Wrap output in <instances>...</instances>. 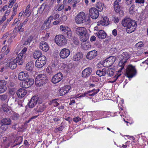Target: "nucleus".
Instances as JSON below:
<instances>
[{
    "instance_id": "49530a36",
    "label": "nucleus",
    "mask_w": 148,
    "mask_h": 148,
    "mask_svg": "<svg viewBox=\"0 0 148 148\" xmlns=\"http://www.w3.org/2000/svg\"><path fill=\"white\" fill-rule=\"evenodd\" d=\"M67 92H66L62 88L60 90L59 92V94L60 96H63Z\"/></svg>"
},
{
    "instance_id": "13d9d810",
    "label": "nucleus",
    "mask_w": 148,
    "mask_h": 148,
    "mask_svg": "<svg viewBox=\"0 0 148 148\" xmlns=\"http://www.w3.org/2000/svg\"><path fill=\"white\" fill-rule=\"evenodd\" d=\"M81 119L78 116L77 117H76L74 118L73 119V121L75 123H77L78 121H81Z\"/></svg>"
},
{
    "instance_id": "c03bdc74",
    "label": "nucleus",
    "mask_w": 148,
    "mask_h": 148,
    "mask_svg": "<svg viewBox=\"0 0 148 148\" xmlns=\"http://www.w3.org/2000/svg\"><path fill=\"white\" fill-rule=\"evenodd\" d=\"M8 97V95L4 94L2 95H0V99L3 101H5Z\"/></svg>"
},
{
    "instance_id": "aec40b11",
    "label": "nucleus",
    "mask_w": 148,
    "mask_h": 148,
    "mask_svg": "<svg viewBox=\"0 0 148 148\" xmlns=\"http://www.w3.org/2000/svg\"><path fill=\"white\" fill-rule=\"evenodd\" d=\"M27 93L26 90L23 88H20L16 92L17 96L19 98H22L24 97Z\"/></svg>"
},
{
    "instance_id": "f257e3e1",
    "label": "nucleus",
    "mask_w": 148,
    "mask_h": 148,
    "mask_svg": "<svg viewBox=\"0 0 148 148\" xmlns=\"http://www.w3.org/2000/svg\"><path fill=\"white\" fill-rule=\"evenodd\" d=\"M122 25L126 27V31L128 33H131L136 29L137 27L136 22L130 18L125 17L122 20Z\"/></svg>"
},
{
    "instance_id": "e433bc0d",
    "label": "nucleus",
    "mask_w": 148,
    "mask_h": 148,
    "mask_svg": "<svg viewBox=\"0 0 148 148\" xmlns=\"http://www.w3.org/2000/svg\"><path fill=\"white\" fill-rule=\"evenodd\" d=\"M11 118L14 120H17L19 119L18 114L15 112H12L11 113Z\"/></svg>"
},
{
    "instance_id": "a19ab883",
    "label": "nucleus",
    "mask_w": 148,
    "mask_h": 148,
    "mask_svg": "<svg viewBox=\"0 0 148 148\" xmlns=\"http://www.w3.org/2000/svg\"><path fill=\"white\" fill-rule=\"evenodd\" d=\"M90 80L94 82H97L99 81V79L94 76H91L90 78Z\"/></svg>"
},
{
    "instance_id": "7ed1b4c3",
    "label": "nucleus",
    "mask_w": 148,
    "mask_h": 148,
    "mask_svg": "<svg viewBox=\"0 0 148 148\" xmlns=\"http://www.w3.org/2000/svg\"><path fill=\"white\" fill-rule=\"evenodd\" d=\"M130 57V54L129 52H123L121 55V60L119 63V66L120 68L118 71V72H121V70L123 69L125 66L127 60Z\"/></svg>"
},
{
    "instance_id": "cd10ccee",
    "label": "nucleus",
    "mask_w": 148,
    "mask_h": 148,
    "mask_svg": "<svg viewBox=\"0 0 148 148\" xmlns=\"http://www.w3.org/2000/svg\"><path fill=\"white\" fill-rule=\"evenodd\" d=\"M27 49L25 47L24 48L22 51H21V52L19 53V54L17 56V57H18L19 56V59L20 60H22L23 61V62L24 61V59L25 58V53L26 51H27Z\"/></svg>"
},
{
    "instance_id": "bf43d9fd",
    "label": "nucleus",
    "mask_w": 148,
    "mask_h": 148,
    "mask_svg": "<svg viewBox=\"0 0 148 148\" xmlns=\"http://www.w3.org/2000/svg\"><path fill=\"white\" fill-rule=\"evenodd\" d=\"M112 20L115 23H116L119 22V19L118 17L115 16L113 17Z\"/></svg>"
},
{
    "instance_id": "0eeeda50",
    "label": "nucleus",
    "mask_w": 148,
    "mask_h": 148,
    "mask_svg": "<svg viewBox=\"0 0 148 148\" xmlns=\"http://www.w3.org/2000/svg\"><path fill=\"white\" fill-rule=\"evenodd\" d=\"M42 103L41 99L37 96H34L31 99L28 103L29 108L34 107L37 103Z\"/></svg>"
},
{
    "instance_id": "69168bd1",
    "label": "nucleus",
    "mask_w": 148,
    "mask_h": 148,
    "mask_svg": "<svg viewBox=\"0 0 148 148\" xmlns=\"http://www.w3.org/2000/svg\"><path fill=\"white\" fill-rule=\"evenodd\" d=\"M18 140L19 141L18 142V144H20L22 142L23 138L21 136H19L18 138Z\"/></svg>"
},
{
    "instance_id": "412c9836",
    "label": "nucleus",
    "mask_w": 148,
    "mask_h": 148,
    "mask_svg": "<svg viewBox=\"0 0 148 148\" xmlns=\"http://www.w3.org/2000/svg\"><path fill=\"white\" fill-rule=\"evenodd\" d=\"M52 20V16H50L48 18V19L44 21V23L42 25V27H44L45 29L49 28L50 27L49 25L51 22V20Z\"/></svg>"
},
{
    "instance_id": "f704fd0d",
    "label": "nucleus",
    "mask_w": 148,
    "mask_h": 148,
    "mask_svg": "<svg viewBox=\"0 0 148 148\" xmlns=\"http://www.w3.org/2000/svg\"><path fill=\"white\" fill-rule=\"evenodd\" d=\"M48 5L46 2L44 3L40 8L39 12L42 13L44 11L46 7L48 6Z\"/></svg>"
},
{
    "instance_id": "2eb2a0df",
    "label": "nucleus",
    "mask_w": 148,
    "mask_h": 148,
    "mask_svg": "<svg viewBox=\"0 0 148 148\" xmlns=\"http://www.w3.org/2000/svg\"><path fill=\"white\" fill-rule=\"evenodd\" d=\"M29 77L28 73L25 71H23L19 73L18 76V79L20 81H23L26 80Z\"/></svg>"
},
{
    "instance_id": "ddd939ff",
    "label": "nucleus",
    "mask_w": 148,
    "mask_h": 148,
    "mask_svg": "<svg viewBox=\"0 0 148 148\" xmlns=\"http://www.w3.org/2000/svg\"><path fill=\"white\" fill-rule=\"evenodd\" d=\"M63 75L61 72H59L54 75L52 78L51 82L53 84L57 83L62 79Z\"/></svg>"
},
{
    "instance_id": "e2e57ef3",
    "label": "nucleus",
    "mask_w": 148,
    "mask_h": 148,
    "mask_svg": "<svg viewBox=\"0 0 148 148\" xmlns=\"http://www.w3.org/2000/svg\"><path fill=\"white\" fill-rule=\"evenodd\" d=\"M121 74H117L116 75H115V76L114 77V78L115 79V80L113 81V82H115L116 80L118 79L119 77L121 75Z\"/></svg>"
},
{
    "instance_id": "de8ad7c7",
    "label": "nucleus",
    "mask_w": 148,
    "mask_h": 148,
    "mask_svg": "<svg viewBox=\"0 0 148 148\" xmlns=\"http://www.w3.org/2000/svg\"><path fill=\"white\" fill-rule=\"evenodd\" d=\"M64 90L66 92H67V93L68 92L69 90L71 88V87L70 86L66 85L62 87Z\"/></svg>"
},
{
    "instance_id": "2f4dec72",
    "label": "nucleus",
    "mask_w": 148,
    "mask_h": 148,
    "mask_svg": "<svg viewBox=\"0 0 148 148\" xmlns=\"http://www.w3.org/2000/svg\"><path fill=\"white\" fill-rule=\"evenodd\" d=\"M36 60L45 64L47 61L46 58L44 56H42Z\"/></svg>"
},
{
    "instance_id": "4468645a",
    "label": "nucleus",
    "mask_w": 148,
    "mask_h": 148,
    "mask_svg": "<svg viewBox=\"0 0 148 148\" xmlns=\"http://www.w3.org/2000/svg\"><path fill=\"white\" fill-rule=\"evenodd\" d=\"M70 53V51L68 49L64 48L61 51L59 55L61 58L64 59L67 58Z\"/></svg>"
},
{
    "instance_id": "680f3d73",
    "label": "nucleus",
    "mask_w": 148,
    "mask_h": 148,
    "mask_svg": "<svg viewBox=\"0 0 148 148\" xmlns=\"http://www.w3.org/2000/svg\"><path fill=\"white\" fill-rule=\"evenodd\" d=\"M90 92H88V91L85 93H82V94L81 95H80V96H79V97H84V96H86V95L88 94H89Z\"/></svg>"
},
{
    "instance_id": "5fc2aeb1",
    "label": "nucleus",
    "mask_w": 148,
    "mask_h": 148,
    "mask_svg": "<svg viewBox=\"0 0 148 148\" xmlns=\"http://www.w3.org/2000/svg\"><path fill=\"white\" fill-rule=\"evenodd\" d=\"M9 92L11 95L13 96L16 92V90L14 88L10 89L9 90Z\"/></svg>"
},
{
    "instance_id": "37998d69",
    "label": "nucleus",
    "mask_w": 148,
    "mask_h": 148,
    "mask_svg": "<svg viewBox=\"0 0 148 148\" xmlns=\"http://www.w3.org/2000/svg\"><path fill=\"white\" fill-rule=\"evenodd\" d=\"M33 39V37L32 36H29L27 40L25 41L24 43L25 45H26L29 44L32 41Z\"/></svg>"
},
{
    "instance_id": "f03ea898",
    "label": "nucleus",
    "mask_w": 148,
    "mask_h": 148,
    "mask_svg": "<svg viewBox=\"0 0 148 148\" xmlns=\"http://www.w3.org/2000/svg\"><path fill=\"white\" fill-rule=\"evenodd\" d=\"M87 32L86 29L84 27H78L75 29L76 34L80 37V40L83 42H86L89 39V34Z\"/></svg>"
},
{
    "instance_id": "4c0bfd02",
    "label": "nucleus",
    "mask_w": 148,
    "mask_h": 148,
    "mask_svg": "<svg viewBox=\"0 0 148 148\" xmlns=\"http://www.w3.org/2000/svg\"><path fill=\"white\" fill-rule=\"evenodd\" d=\"M45 64H43L41 62L36 60L35 63V65L36 67L38 68H40L43 67Z\"/></svg>"
},
{
    "instance_id": "dca6fc26",
    "label": "nucleus",
    "mask_w": 148,
    "mask_h": 148,
    "mask_svg": "<svg viewBox=\"0 0 148 148\" xmlns=\"http://www.w3.org/2000/svg\"><path fill=\"white\" fill-rule=\"evenodd\" d=\"M92 72V68L88 67L84 69L82 72V76L84 78L89 77Z\"/></svg>"
},
{
    "instance_id": "f8f14e48",
    "label": "nucleus",
    "mask_w": 148,
    "mask_h": 148,
    "mask_svg": "<svg viewBox=\"0 0 148 148\" xmlns=\"http://www.w3.org/2000/svg\"><path fill=\"white\" fill-rule=\"evenodd\" d=\"M89 13L91 17L95 19L98 18L99 14V11L95 8H91L89 10Z\"/></svg>"
},
{
    "instance_id": "473e14b6",
    "label": "nucleus",
    "mask_w": 148,
    "mask_h": 148,
    "mask_svg": "<svg viewBox=\"0 0 148 148\" xmlns=\"http://www.w3.org/2000/svg\"><path fill=\"white\" fill-rule=\"evenodd\" d=\"M11 120L9 118H5L1 120L2 123L5 124L7 125H10L11 123Z\"/></svg>"
},
{
    "instance_id": "c85d7f7f",
    "label": "nucleus",
    "mask_w": 148,
    "mask_h": 148,
    "mask_svg": "<svg viewBox=\"0 0 148 148\" xmlns=\"http://www.w3.org/2000/svg\"><path fill=\"white\" fill-rule=\"evenodd\" d=\"M96 73L99 77L104 76L106 73V70L105 69H103L101 70H99L97 71Z\"/></svg>"
},
{
    "instance_id": "9d476101",
    "label": "nucleus",
    "mask_w": 148,
    "mask_h": 148,
    "mask_svg": "<svg viewBox=\"0 0 148 148\" xmlns=\"http://www.w3.org/2000/svg\"><path fill=\"white\" fill-rule=\"evenodd\" d=\"M85 13L83 12H79L75 18L76 23L79 24L83 23L86 21Z\"/></svg>"
},
{
    "instance_id": "c756f323",
    "label": "nucleus",
    "mask_w": 148,
    "mask_h": 148,
    "mask_svg": "<svg viewBox=\"0 0 148 148\" xmlns=\"http://www.w3.org/2000/svg\"><path fill=\"white\" fill-rule=\"evenodd\" d=\"M42 53L41 51L40 50H36L34 52L33 57L35 59H38L42 56Z\"/></svg>"
},
{
    "instance_id": "bb28decb",
    "label": "nucleus",
    "mask_w": 148,
    "mask_h": 148,
    "mask_svg": "<svg viewBox=\"0 0 148 148\" xmlns=\"http://www.w3.org/2000/svg\"><path fill=\"white\" fill-rule=\"evenodd\" d=\"M34 66V64L33 62H30L26 64L25 69L27 71L31 72L33 69Z\"/></svg>"
},
{
    "instance_id": "8fccbe9b",
    "label": "nucleus",
    "mask_w": 148,
    "mask_h": 148,
    "mask_svg": "<svg viewBox=\"0 0 148 148\" xmlns=\"http://www.w3.org/2000/svg\"><path fill=\"white\" fill-rule=\"evenodd\" d=\"M7 87L6 86L0 87V93H3L5 92L7 90Z\"/></svg>"
},
{
    "instance_id": "58836bf2",
    "label": "nucleus",
    "mask_w": 148,
    "mask_h": 148,
    "mask_svg": "<svg viewBox=\"0 0 148 148\" xmlns=\"http://www.w3.org/2000/svg\"><path fill=\"white\" fill-rule=\"evenodd\" d=\"M68 30L66 32L67 37L69 39L72 38V32L69 28H68Z\"/></svg>"
},
{
    "instance_id": "9b49d317",
    "label": "nucleus",
    "mask_w": 148,
    "mask_h": 148,
    "mask_svg": "<svg viewBox=\"0 0 148 148\" xmlns=\"http://www.w3.org/2000/svg\"><path fill=\"white\" fill-rule=\"evenodd\" d=\"M116 57L115 56H110L103 61V64L104 66L109 67L114 63Z\"/></svg>"
},
{
    "instance_id": "c9c22d12",
    "label": "nucleus",
    "mask_w": 148,
    "mask_h": 148,
    "mask_svg": "<svg viewBox=\"0 0 148 148\" xmlns=\"http://www.w3.org/2000/svg\"><path fill=\"white\" fill-rule=\"evenodd\" d=\"M114 70L113 69L111 68L108 69L107 70H106V73L108 76L111 77L113 75Z\"/></svg>"
},
{
    "instance_id": "864d4df0",
    "label": "nucleus",
    "mask_w": 148,
    "mask_h": 148,
    "mask_svg": "<svg viewBox=\"0 0 148 148\" xmlns=\"http://www.w3.org/2000/svg\"><path fill=\"white\" fill-rule=\"evenodd\" d=\"M58 100V99H53V105L54 106V107H56L58 106L59 103L57 101V100Z\"/></svg>"
},
{
    "instance_id": "a211bd4d",
    "label": "nucleus",
    "mask_w": 148,
    "mask_h": 148,
    "mask_svg": "<svg viewBox=\"0 0 148 148\" xmlns=\"http://www.w3.org/2000/svg\"><path fill=\"white\" fill-rule=\"evenodd\" d=\"M97 55V51L94 50L88 52L86 55L87 59L91 60L95 58Z\"/></svg>"
},
{
    "instance_id": "052dcab7",
    "label": "nucleus",
    "mask_w": 148,
    "mask_h": 148,
    "mask_svg": "<svg viewBox=\"0 0 148 148\" xmlns=\"http://www.w3.org/2000/svg\"><path fill=\"white\" fill-rule=\"evenodd\" d=\"M14 0H10V3H9L8 7L9 8H11L13 4L14 3Z\"/></svg>"
},
{
    "instance_id": "7c9ffc66",
    "label": "nucleus",
    "mask_w": 148,
    "mask_h": 148,
    "mask_svg": "<svg viewBox=\"0 0 148 148\" xmlns=\"http://www.w3.org/2000/svg\"><path fill=\"white\" fill-rule=\"evenodd\" d=\"M30 5L29 4L26 7V9L23 15L27 17H29L31 13V12L29 10L30 9Z\"/></svg>"
},
{
    "instance_id": "72a5a7b5",
    "label": "nucleus",
    "mask_w": 148,
    "mask_h": 148,
    "mask_svg": "<svg viewBox=\"0 0 148 148\" xmlns=\"http://www.w3.org/2000/svg\"><path fill=\"white\" fill-rule=\"evenodd\" d=\"M2 108L4 112L9 113L10 112V109H9L6 104H3L2 105Z\"/></svg>"
},
{
    "instance_id": "0e129e2a",
    "label": "nucleus",
    "mask_w": 148,
    "mask_h": 148,
    "mask_svg": "<svg viewBox=\"0 0 148 148\" xmlns=\"http://www.w3.org/2000/svg\"><path fill=\"white\" fill-rule=\"evenodd\" d=\"M125 136H126L127 137V138L130 140L131 139H132L133 140L135 139L134 137L133 136L125 135L124 136V137Z\"/></svg>"
},
{
    "instance_id": "ea45409f",
    "label": "nucleus",
    "mask_w": 148,
    "mask_h": 148,
    "mask_svg": "<svg viewBox=\"0 0 148 148\" xmlns=\"http://www.w3.org/2000/svg\"><path fill=\"white\" fill-rule=\"evenodd\" d=\"M68 28H69L68 27L66 28L63 25H61L60 26V29L63 32V33H65L68 30Z\"/></svg>"
},
{
    "instance_id": "f3484780",
    "label": "nucleus",
    "mask_w": 148,
    "mask_h": 148,
    "mask_svg": "<svg viewBox=\"0 0 148 148\" xmlns=\"http://www.w3.org/2000/svg\"><path fill=\"white\" fill-rule=\"evenodd\" d=\"M121 0H116L114 3V8L116 12L119 13L121 11Z\"/></svg>"
},
{
    "instance_id": "393cba45",
    "label": "nucleus",
    "mask_w": 148,
    "mask_h": 148,
    "mask_svg": "<svg viewBox=\"0 0 148 148\" xmlns=\"http://www.w3.org/2000/svg\"><path fill=\"white\" fill-rule=\"evenodd\" d=\"M83 57V55L82 53L78 52L74 55L73 58V60L75 61H79Z\"/></svg>"
},
{
    "instance_id": "a18cd8bd",
    "label": "nucleus",
    "mask_w": 148,
    "mask_h": 148,
    "mask_svg": "<svg viewBox=\"0 0 148 148\" xmlns=\"http://www.w3.org/2000/svg\"><path fill=\"white\" fill-rule=\"evenodd\" d=\"M71 39L72 42H73L74 44L76 45H78L79 44V40L77 38L74 37L72 39Z\"/></svg>"
},
{
    "instance_id": "6e6552de",
    "label": "nucleus",
    "mask_w": 148,
    "mask_h": 148,
    "mask_svg": "<svg viewBox=\"0 0 148 148\" xmlns=\"http://www.w3.org/2000/svg\"><path fill=\"white\" fill-rule=\"evenodd\" d=\"M126 73L128 78H132L136 75V71L132 65H129L126 68Z\"/></svg>"
},
{
    "instance_id": "6e6d98bb",
    "label": "nucleus",
    "mask_w": 148,
    "mask_h": 148,
    "mask_svg": "<svg viewBox=\"0 0 148 148\" xmlns=\"http://www.w3.org/2000/svg\"><path fill=\"white\" fill-rule=\"evenodd\" d=\"M144 44L142 42H139L136 45V46L138 47H142L144 46Z\"/></svg>"
},
{
    "instance_id": "39448f33",
    "label": "nucleus",
    "mask_w": 148,
    "mask_h": 148,
    "mask_svg": "<svg viewBox=\"0 0 148 148\" xmlns=\"http://www.w3.org/2000/svg\"><path fill=\"white\" fill-rule=\"evenodd\" d=\"M19 56L17 57L13 61L8 62L6 64L7 66L9 67L12 69H14L17 67V63H18V65H22L23 62V61L22 60L19 59L20 57Z\"/></svg>"
},
{
    "instance_id": "6ab92c4d",
    "label": "nucleus",
    "mask_w": 148,
    "mask_h": 148,
    "mask_svg": "<svg viewBox=\"0 0 148 148\" xmlns=\"http://www.w3.org/2000/svg\"><path fill=\"white\" fill-rule=\"evenodd\" d=\"M39 48L42 51L46 52L49 50V47L46 42L42 41L40 43Z\"/></svg>"
},
{
    "instance_id": "4d7b16f0",
    "label": "nucleus",
    "mask_w": 148,
    "mask_h": 148,
    "mask_svg": "<svg viewBox=\"0 0 148 148\" xmlns=\"http://www.w3.org/2000/svg\"><path fill=\"white\" fill-rule=\"evenodd\" d=\"M135 2L138 4H143L145 3V0H135Z\"/></svg>"
},
{
    "instance_id": "5701e85b",
    "label": "nucleus",
    "mask_w": 148,
    "mask_h": 148,
    "mask_svg": "<svg viewBox=\"0 0 148 148\" xmlns=\"http://www.w3.org/2000/svg\"><path fill=\"white\" fill-rule=\"evenodd\" d=\"M110 21L109 19L106 17H104L102 20L98 22L97 25H101L103 26H107L110 23Z\"/></svg>"
},
{
    "instance_id": "423d86ee",
    "label": "nucleus",
    "mask_w": 148,
    "mask_h": 148,
    "mask_svg": "<svg viewBox=\"0 0 148 148\" xmlns=\"http://www.w3.org/2000/svg\"><path fill=\"white\" fill-rule=\"evenodd\" d=\"M55 41L56 43L59 46H63L66 44V39L62 35H59L56 36Z\"/></svg>"
},
{
    "instance_id": "3c124183",
    "label": "nucleus",
    "mask_w": 148,
    "mask_h": 148,
    "mask_svg": "<svg viewBox=\"0 0 148 148\" xmlns=\"http://www.w3.org/2000/svg\"><path fill=\"white\" fill-rule=\"evenodd\" d=\"M7 82L4 80H0V87L5 86Z\"/></svg>"
},
{
    "instance_id": "603ef678",
    "label": "nucleus",
    "mask_w": 148,
    "mask_h": 148,
    "mask_svg": "<svg viewBox=\"0 0 148 148\" xmlns=\"http://www.w3.org/2000/svg\"><path fill=\"white\" fill-rule=\"evenodd\" d=\"M8 125L3 124L0 126V130H7L8 128Z\"/></svg>"
},
{
    "instance_id": "338daca9",
    "label": "nucleus",
    "mask_w": 148,
    "mask_h": 148,
    "mask_svg": "<svg viewBox=\"0 0 148 148\" xmlns=\"http://www.w3.org/2000/svg\"><path fill=\"white\" fill-rule=\"evenodd\" d=\"M5 16H3L2 18V19L0 20V25L3 22L6 20Z\"/></svg>"
},
{
    "instance_id": "4be33fe9",
    "label": "nucleus",
    "mask_w": 148,
    "mask_h": 148,
    "mask_svg": "<svg viewBox=\"0 0 148 148\" xmlns=\"http://www.w3.org/2000/svg\"><path fill=\"white\" fill-rule=\"evenodd\" d=\"M96 35L99 39H103L106 38V34L103 30H100L96 33Z\"/></svg>"
},
{
    "instance_id": "1a4fd4ad",
    "label": "nucleus",
    "mask_w": 148,
    "mask_h": 148,
    "mask_svg": "<svg viewBox=\"0 0 148 148\" xmlns=\"http://www.w3.org/2000/svg\"><path fill=\"white\" fill-rule=\"evenodd\" d=\"M34 80L32 78L27 79L20 83V86L23 88H27L29 87L34 83Z\"/></svg>"
},
{
    "instance_id": "20e7f679",
    "label": "nucleus",
    "mask_w": 148,
    "mask_h": 148,
    "mask_svg": "<svg viewBox=\"0 0 148 148\" xmlns=\"http://www.w3.org/2000/svg\"><path fill=\"white\" fill-rule=\"evenodd\" d=\"M48 80V77L46 74H40L36 76L35 84L37 86L40 87L47 83Z\"/></svg>"
},
{
    "instance_id": "774afa93",
    "label": "nucleus",
    "mask_w": 148,
    "mask_h": 148,
    "mask_svg": "<svg viewBox=\"0 0 148 148\" xmlns=\"http://www.w3.org/2000/svg\"><path fill=\"white\" fill-rule=\"evenodd\" d=\"M53 120L55 122H56L60 121V118L56 116L55 117L53 118Z\"/></svg>"
},
{
    "instance_id": "b1692460",
    "label": "nucleus",
    "mask_w": 148,
    "mask_h": 148,
    "mask_svg": "<svg viewBox=\"0 0 148 148\" xmlns=\"http://www.w3.org/2000/svg\"><path fill=\"white\" fill-rule=\"evenodd\" d=\"M46 108L45 104L39 105L37 107L34 108V110L37 112H43L45 108Z\"/></svg>"
},
{
    "instance_id": "79ce46f5",
    "label": "nucleus",
    "mask_w": 148,
    "mask_h": 148,
    "mask_svg": "<svg viewBox=\"0 0 148 148\" xmlns=\"http://www.w3.org/2000/svg\"><path fill=\"white\" fill-rule=\"evenodd\" d=\"M47 71L48 73L50 75H52L54 71V70L52 69L51 66H48L47 68Z\"/></svg>"
},
{
    "instance_id": "a878e982",
    "label": "nucleus",
    "mask_w": 148,
    "mask_h": 148,
    "mask_svg": "<svg viewBox=\"0 0 148 148\" xmlns=\"http://www.w3.org/2000/svg\"><path fill=\"white\" fill-rule=\"evenodd\" d=\"M96 6L98 8V11L100 12L101 11L103 10V7H104L106 9V6L105 5H104V4L100 1L97 2V3L96 4Z\"/></svg>"
},
{
    "instance_id": "09e8293b",
    "label": "nucleus",
    "mask_w": 148,
    "mask_h": 148,
    "mask_svg": "<svg viewBox=\"0 0 148 148\" xmlns=\"http://www.w3.org/2000/svg\"><path fill=\"white\" fill-rule=\"evenodd\" d=\"M99 89H93L91 90L88 91V92H90L89 94L91 93H92V94H93V95H95L97 94L99 91Z\"/></svg>"
}]
</instances>
